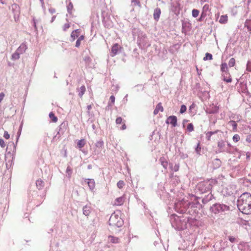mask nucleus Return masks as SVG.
<instances>
[{
	"mask_svg": "<svg viewBox=\"0 0 251 251\" xmlns=\"http://www.w3.org/2000/svg\"><path fill=\"white\" fill-rule=\"evenodd\" d=\"M159 161L162 165V166L166 169L168 166V162L166 161L165 158L163 157H162L160 158Z\"/></svg>",
	"mask_w": 251,
	"mask_h": 251,
	"instance_id": "obj_22",
	"label": "nucleus"
},
{
	"mask_svg": "<svg viewBox=\"0 0 251 251\" xmlns=\"http://www.w3.org/2000/svg\"><path fill=\"white\" fill-rule=\"evenodd\" d=\"M179 164H175L174 166V167H173V169L172 170V171H174V172H177L179 170Z\"/></svg>",
	"mask_w": 251,
	"mask_h": 251,
	"instance_id": "obj_43",
	"label": "nucleus"
},
{
	"mask_svg": "<svg viewBox=\"0 0 251 251\" xmlns=\"http://www.w3.org/2000/svg\"><path fill=\"white\" fill-rule=\"evenodd\" d=\"M160 111L161 112L163 111V107L161 105V103H159L156 106L155 109L154 110L153 114L154 115H156L158 114L159 111Z\"/></svg>",
	"mask_w": 251,
	"mask_h": 251,
	"instance_id": "obj_19",
	"label": "nucleus"
},
{
	"mask_svg": "<svg viewBox=\"0 0 251 251\" xmlns=\"http://www.w3.org/2000/svg\"><path fill=\"white\" fill-rule=\"evenodd\" d=\"M73 8V5L71 2H70L69 4L67 6V11L69 13L71 14L72 13V10Z\"/></svg>",
	"mask_w": 251,
	"mask_h": 251,
	"instance_id": "obj_34",
	"label": "nucleus"
},
{
	"mask_svg": "<svg viewBox=\"0 0 251 251\" xmlns=\"http://www.w3.org/2000/svg\"><path fill=\"white\" fill-rule=\"evenodd\" d=\"M238 209L243 214L251 213V194L249 193H244L238 198L237 201Z\"/></svg>",
	"mask_w": 251,
	"mask_h": 251,
	"instance_id": "obj_1",
	"label": "nucleus"
},
{
	"mask_svg": "<svg viewBox=\"0 0 251 251\" xmlns=\"http://www.w3.org/2000/svg\"><path fill=\"white\" fill-rule=\"evenodd\" d=\"M212 188V185L210 182L202 181L199 182L197 186L196 191L197 193L199 194H204L207 192H209Z\"/></svg>",
	"mask_w": 251,
	"mask_h": 251,
	"instance_id": "obj_3",
	"label": "nucleus"
},
{
	"mask_svg": "<svg viewBox=\"0 0 251 251\" xmlns=\"http://www.w3.org/2000/svg\"><path fill=\"white\" fill-rule=\"evenodd\" d=\"M199 10L194 9L192 11V16L194 18H196L199 16Z\"/></svg>",
	"mask_w": 251,
	"mask_h": 251,
	"instance_id": "obj_31",
	"label": "nucleus"
},
{
	"mask_svg": "<svg viewBox=\"0 0 251 251\" xmlns=\"http://www.w3.org/2000/svg\"><path fill=\"white\" fill-rule=\"evenodd\" d=\"M141 0H131V5L133 7L131 11H134V7L137 6L139 8H141Z\"/></svg>",
	"mask_w": 251,
	"mask_h": 251,
	"instance_id": "obj_12",
	"label": "nucleus"
},
{
	"mask_svg": "<svg viewBox=\"0 0 251 251\" xmlns=\"http://www.w3.org/2000/svg\"><path fill=\"white\" fill-rule=\"evenodd\" d=\"M186 109H187L186 106L184 104L182 105L180 107V113L181 114L184 113L185 112H186Z\"/></svg>",
	"mask_w": 251,
	"mask_h": 251,
	"instance_id": "obj_39",
	"label": "nucleus"
},
{
	"mask_svg": "<svg viewBox=\"0 0 251 251\" xmlns=\"http://www.w3.org/2000/svg\"><path fill=\"white\" fill-rule=\"evenodd\" d=\"M187 129L189 132H192L194 130V126L192 123H190L188 125Z\"/></svg>",
	"mask_w": 251,
	"mask_h": 251,
	"instance_id": "obj_36",
	"label": "nucleus"
},
{
	"mask_svg": "<svg viewBox=\"0 0 251 251\" xmlns=\"http://www.w3.org/2000/svg\"><path fill=\"white\" fill-rule=\"evenodd\" d=\"M20 54L17 50L12 55V60H17L20 58Z\"/></svg>",
	"mask_w": 251,
	"mask_h": 251,
	"instance_id": "obj_28",
	"label": "nucleus"
},
{
	"mask_svg": "<svg viewBox=\"0 0 251 251\" xmlns=\"http://www.w3.org/2000/svg\"><path fill=\"white\" fill-rule=\"evenodd\" d=\"M147 36L145 34H143L142 32H139L138 35L137 43L139 46H144L146 44Z\"/></svg>",
	"mask_w": 251,
	"mask_h": 251,
	"instance_id": "obj_6",
	"label": "nucleus"
},
{
	"mask_svg": "<svg viewBox=\"0 0 251 251\" xmlns=\"http://www.w3.org/2000/svg\"><path fill=\"white\" fill-rule=\"evenodd\" d=\"M218 150L216 151V153H220L222 152L227 151V150L226 148V143L223 140L219 141L218 142Z\"/></svg>",
	"mask_w": 251,
	"mask_h": 251,
	"instance_id": "obj_7",
	"label": "nucleus"
},
{
	"mask_svg": "<svg viewBox=\"0 0 251 251\" xmlns=\"http://www.w3.org/2000/svg\"><path fill=\"white\" fill-rule=\"evenodd\" d=\"M86 89L85 87L83 85L81 86L80 88L78 90V96L81 98L82 96L84 95Z\"/></svg>",
	"mask_w": 251,
	"mask_h": 251,
	"instance_id": "obj_23",
	"label": "nucleus"
},
{
	"mask_svg": "<svg viewBox=\"0 0 251 251\" xmlns=\"http://www.w3.org/2000/svg\"><path fill=\"white\" fill-rule=\"evenodd\" d=\"M227 21V16L226 15H222L219 19V22L221 24H225Z\"/></svg>",
	"mask_w": 251,
	"mask_h": 251,
	"instance_id": "obj_25",
	"label": "nucleus"
},
{
	"mask_svg": "<svg viewBox=\"0 0 251 251\" xmlns=\"http://www.w3.org/2000/svg\"><path fill=\"white\" fill-rule=\"evenodd\" d=\"M116 204L118 205H120L123 204L124 202L123 198L122 197H119L116 199Z\"/></svg>",
	"mask_w": 251,
	"mask_h": 251,
	"instance_id": "obj_30",
	"label": "nucleus"
},
{
	"mask_svg": "<svg viewBox=\"0 0 251 251\" xmlns=\"http://www.w3.org/2000/svg\"><path fill=\"white\" fill-rule=\"evenodd\" d=\"M229 210V207L225 204L216 203L210 207V210L214 214L219 213Z\"/></svg>",
	"mask_w": 251,
	"mask_h": 251,
	"instance_id": "obj_5",
	"label": "nucleus"
},
{
	"mask_svg": "<svg viewBox=\"0 0 251 251\" xmlns=\"http://www.w3.org/2000/svg\"><path fill=\"white\" fill-rule=\"evenodd\" d=\"M203 13H202L200 17V18L199 19V21H202L203 20Z\"/></svg>",
	"mask_w": 251,
	"mask_h": 251,
	"instance_id": "obj_60",
	"label": "nucleus"
},
{
	"mask_svg": "<svg viewBox=\"0 0 251 251\" xmlns=\"http://www.w3.org/2000/svg\"><path fill=\"white\" fill-rule=\"evenodd\" d=\"M235 64V60L234 58H231L230 59L228 62V66L230 67H233Z\"/></svg>",
	"mask_w": 251,
	"mask_h": 251,
	"instance_id": "obj_32",
	"label": "nucleus"
},
{
	"mask_svg": "<svg viewBox=\"0 0 251 251\" xmlns=\"http://www.w3.org/2000/svg\"><path fill=\"white\" fill-rule=\"evenodd\" d=\"M72 173V170L70 166H68L66 169V173L67 174V176L68 178H70L71 176V174Z\"/></svg>",
	"mask_w": 251,
	"mask_h": 251,
	"instance_id": "obj_33",
	"label": "nucleus"
},
{
	"mask_svg": "<svg viewBox=\"0 0 251 251\" xmlns=\"http://www.w3.org/2000/svg\"><path fill=\"white\" fill-rule=\"evenodd\" d=\"M166 123L170 124L173 127H175L177 125V118L176 116H170L167 118Z\"/></svg>",
	"mask_w": 251,
	"mask_h": 251,
	"instance_id": "obj_8",
	"label": "nucleus"
},
{
	"mask_svg": "<svg viewBox=\"0 0 251 251\" xmlns=\"http://www.w3.org/2000/svg\"><path fill=\"white\" fill-rule=\"evenodd\" d=\"M27 47L26 45L23 43L16 50L21 54L24 53Z\"/></svg>",
	"mask_w": 251,
	"mask_h": 251,
	"instance_id": "obj_16",
	"label": "nucleus"
},
{
	"mask_svg": "<svg viewBox=\"0 0 251 251\" xmlns=\"http://www.w3.org/2000/svg\"><path fill=\"white\" fill-rule=\"evenodd\" d=\"M222 164V162L220 159L218 158L215 159L213 161V165L214 169L219 168Z\"/></svg>",
	"mask_w": 251,
	"mask_h": 251,
	"instance_id": "obj_17",
	"label": "nucleus"
},
{
	"mask_svg": "<svg viewBox=\"0 0 251 251\" xmlns=\"http://www.w3.org/2000/svg\"><path fill=\"white\" fill-rule=\"evenodd\" d=\"M70 27V24H65L63 26V30L64 31H66L67 29H68Z\"/></svg>",
	"mask_w": 251,
	"mask_h": 251,
	"instance_id": "obj_49",
	"label": "nucleus"
},
{
	"mask_svg": "<svg viewBox=\"0 0 251 251\" xmlns=\"http://www.w3.org/2000/svg\"><path fill=\"white\" fill-rule=\"evenodd\" d=\"M79 33L80 31L79 29H76L72 32L71 37L73 41H74L76 38L78 37Z\"/></svg>",
	"mask_w": 251,
	"mask_h": 251,
	"instance_id": "obj_20",
	"label": "nucleus"
},
{
	"mask_svg": "<svg viewBox=\"0 0 251 251\" xmlns=\"http://www.w3.org/2000/svg\"><path fill=\"white\" fill-rule=\"evenodd\" d=\"M211 133H210L209 132H207L206 133V138L207 139V140L208 141H210V139H211Z\"/></svg>",
	"mask_w": 251,
	"mask_h": 251,
	"instance_id": "obj_46",
	"label": "nucleus"
},
{
	"mask_svg": "<svg viewBox=\"0 0 251 251\" xmlns=\"http://www.w3.org/2000/svg\"><path fill=\"white\" fill-rule=\"evenodd\" d=\"M49 10L51 14H53L55 12V9L54 8H50Z\"/></svg>",
	"mask_w": 251,
	"mask_h": 251,
	"instance_id": "obj_54",
	"label": "nucleus"
},
{
	"mask_svg": "<svg viewBox=\"0 0 251 251\" xmlns=\"http://www.w3.org/2000/svg\"><path fill=\"white\" fill-rule=\"evenodd\" d=\"M103 146V142L102 140H100V141H98L96 143V146L97 148H102V147Z\"/></svg>",
	"mask_w": 251,
	"mask_h": 251,
	"instance_id": "obj_35",
	"label": "nucleus"
},
{
	"mask_svg": "<svg viewBox=\"0 0 251 251\" xmlns=\"http://www.w3.org/2000/svg\"><path fill=\"white\" fill-rule=\"evenodd\" d=\"M41 3V5H42V8L44 9V10H45V4H44V0H40Z\"/></svg>",
	"mask_w": 251,
	"mask_h": 251,
	"instance_id": "obj_56",
	"label": "nucleus"
},
{
	"mask_svg": "<svg viewBox=\"0 0 251 251\" xmlns=\"http://www.w3.org/2000/svg\"><path fill=\"white\" fill-rule=\"evenodd\" d=\"M84 38V36L83 35H81L78 38V40L80 41L83 40Z\"/></svg>",
	"mask_w": 251,
	"mask_h": 251,
	"instance_id": "obj_59",
	"label": "nucleus"
},
{
	"mask_svg": "<svg viewBox=\"0 0 251 251\" xmlns=\"http://www.w3.org/2000/svg\"><path fill=\"white\" fill-rule=\"evenodd\" d=\"M115 98L114 96L112 95L110 97V100L112 104H113L115 102Z\"/></svg>",
	"mask_w": 251,
	"mask_h": 251,
	"instance_id": "obj_48",
	"label": "nucleus"
},
{
	"mask_svg": "<svg viewBox=\"0 0 251 251\" xmlns=\"http://www.w3.org/2000/svg\"><path fill=\"white\" fill-rule=\"evenodd\" d=\"M222 76L223 77V80L226 82H231L232 81V78L230 74L226 75L225 74H222Z\"/></svg>",
	"mask_w": 251,
	"mask_h": 251,
	"instance_id": "obj_21",
	"label": "nucleus"
},
{
	"mask_svg": "<svg viewBox=\"0 0 251 251\" xmlns=\"http://www.w3.org/2000/svg\"><path fill=\"white\" fill-rule=\"evenodd\" d=\"M228 238L229 241L231 243H233L238 242L237 239L233 236H228Z\"/></svg>",
	"mask_w": 251,
	"mask_h": 251,
	"instance_id": "obj_37",
	"label": "nucleus"
},
{
	"mask_svg": "<svg viewBox=\"0 0 251 251\" xmlns=\"http://www.w3.org/2000/svg\"><path fill=\"white\" fill-rule=\"evenodd\" d=\"M231 125L233 127V129L236 128L237 127V124L234 121L231 122Z\"/></svg>",
	"mask_w": 251,
	"mask_h": 251,
	"instance_id": "obj_53",
	"label": "nucleus"
},
{
	"mask_svg": "<svg viewBox=\"0 0 251 251\" xmlns=\"http://www.w3.org/2000/svg\"><path fill=\"white\" fill-rule=\"evenodd\" d=\"M251 62L250 61H248L247 62V68H246V70L247 71H248V72H251Z\"/></svg>",
	"mask_w": 251,
	"mask_h": 251,
	"instance_id": "obj_42",
	"label": "nucleus"
},
{
	"mask_svg": "<svg viewBox=\"0 0 251 251\" xmlns=\"http://www.w3.org/2000/svg\"><path fill=\"white\" fill-rule=\"evenodd\" d=\"M55 18H56V16H55V15H54V16H53L52 17V18H51V20L50 22H51V23H52V22L54 21V20L55 19Z\"/></svg>",
	"mask_w": 251,
	"mask_h": 251,
	"instance_id": "obj_64",
	"label": "nucleus"
},
{
	"mask_svg": "<svg viewBox=\"0 0 251 251\" xmlns=\"http://www.w3.org/2000/svg\"><path fill=\"white\" fill-rule=\"evenodd\" d=\"M194 205V203H191L188 201H180L175 204V206L176 209H179L178 211L181 213H185L186 212H190L188 209L191 206L192 208Z\"/></svg>",
	"mask_w": 251,
	"mask_h": 251,
	"instance_id": "obj_4",
	"label": "nucleus"
},
{
	"mask_svg": "<svg viewBox=\"0 0 251 251\" xmlns=\"http://www.w3.org/2000/svg\"><path fill=\"white\" fill-rule=\"evenodd\" d=\"M80 42L79 40H78V39L77 40V41H76V43H75V47H77V48H78L80 45Z\"/></svg>",
	"mask_w": 251,
	"mask_h": 251,
	"instance_id": "obj_55",
	"label": "nucleus"
},
{
	"mask_svg": "<svg viewBox=\"0 0 251 251\" xmlns=\"http://www.w3.org/2000/svg\"><path fill=\"white\" fill-rule=\"evenodd\" d=\"M108 238L109 241L112 243H119V238L118 237H114L113 236H109Z\"/></svg>",
	"mask_w": 251,
	"mask_h": 251,
	"instance_id": "obj_24",
	"label": "nucleus"
},
{
	"mask_svg": "<svg viewBox=\"0 0 251 251\" xmlns=\"http://www.w3.org/2000/svg\"><path fill=\"white\" fill-rule=\"evenodd\" d=\"M85 182L88 184V185L91 191H93L95 187V182L93 179H85Z\"/></svg>",
	"mask_w": 251,
	"mask_h": 251,
	"instance_id": "obj_10",
	"label": "nucleus"
},
{
	"mask_svg": "<svg viewBox=\"0 0 251 251\" xmlns=\"http://www.w3.org/2000/svg\"><path fill=\"white\" fill-rule=\"evenodd\" d=\"M221 71L223 74L229 75L227 64L226 63H223L221 65Z\"/></svg>",
	"mask_w": 251,
	"mask_h": 251,
	"instance_id": "obj_13",
	"label": "nucleus"
},
{
	"mask_svg": "<svg viewBox=\"0 0 251 251\" xmlns=\"http://www.w3.org/2000/svg\"><path fill=\"white\" fill-rule=\"evenodd\" d=\"M122 118L120 117H118L116 120V124H120L122 123Z\"/></svg>",
	"mask_w": 251,
	"mask_h": 251,
	"instance_id": "obj_44",
	"label": "nucleus"
},
{
	"mask_svg": "<svg viewBox=\"0 0 251 251\" xmlns=\"http://www.w3.org/2000/svg\"><path fill=\"white\" fill-rule=\"evenodd\" d=\"M0 146L1 148H4L5 146V144L3 139H0Z\"/></svg>",
	"mask_w": 251,
	"mask_h": 251,
	"instance_id": "obj_45",
	"label": "nucleus"
},
{
	"mask_svg": "<svg viewBox=\"0 0 251 251\" xmlns=\"http://www.w3.org/2000/svg\"><path fill=\"white\" fill-rule=\"evenodd\" d=\"M4 97V94L3 92H1L0 93V102L2 101V100L3 99V98Z\"/></svg>",
	"mask_w": 251,
	"mask_h": 251,
	"instance_id": "obj_52",
	"label": "nucleus"
},
{
	"mask_svg": "<svg viewBox=\"0 0 251 251\" xmlns=\"http://www.w3.org/2000/svg\"><path fill=\"white\" fill-rule=\"evenodd\" d=\"M119 45L117 44H114L111 49V55L114 56L116 55L118 52Z\"/></svg>",
	"mask_w": 251,
	"mask_h": 251,
	"instance_id": "obj_15",
	"label": "nucleus"
},
{
	"mask_svg": "<svg viewBox=\"0 0 251 251\" xmlns=\"http://www.w3.org/2000/svg\"><path fill=\"white\" fill-rule=\"evenodd\" d=\"M232 139L234 142H237L240 140V136L238 134H235L232 138Z\"/></svg>",
	"mask_w": 251,
	"mask_h": 251,
	"instance_id": "obj_41",
	"label": "nucleus"
},
{
	"mask_svg": "<svg viewBox=\"0 0 251 251\" xmlns=\"http://www.w3.org/2000/svg\"><path fill=\"white\" fill-rule=\"evenodd\" d=\"M49 117L53 122H56L57 121V118L55 116L53 112H50L49 114Z\"/></svg>",
	"mask_w": 251,
	"mask_h": 251,
	"instance_id": "obj_27",
	"label": "nucleus"
},
{
	"mask_svg": "<svg viewBox=\"0 0 251 251\" xmlns=\"http://www.w3.org/2000/svg\"><path fill=\"white\" fill-rule=\"evenodd\" d=\"M212 55L209 53H206L205 56L203 57V60L205 61L207 60H211L212 59Z\"/></svg>",
	"mask_w": 251,
	"mask_h": 251,
	"instance_id": "obj_29",
	"label": "nucleus"
},
{
	"mask_svg": "<svg viewBox=\"0 0 251 251\" xmlns=\"http://www.w3.org/2000/svg\"><path fill=\"white\" fill-rule=\"evenodd\" d=\"M3 137L6 139H8L9 138V137H10V135L9 134H8V132L7 131H5L4 133V135H3Z\"/></svg>",
	"mask_w": 251,
	"mask_h": 251,
	"instance_id": "obj_50",
	"label": "nucleus"
},
{
	"mask_svg": "<svg viewBox=\"0 0 251 251\" xmlns=\"http://www.w3.org/2000/svg\"><path fill=\"white\" fill-rule=\"evenodd\" d=\"M213 198V195H212L211 193H209L207 195L202 198V202L204 204L212 200Z\"/></svg>",
	"mask_w": 251,
	"mask_h": 251,
	"instance_id": "obj_14",
	"label": "nucleus"
},
{
	"mask_svg": "<svg viewBox=\"0 0 251 251\" xmlns=\"http://www.w3.org/2000/svg\"><path fill=\"white\" fill-rule=\"evenodd\" d=\"M83 214L88 217L92 211V208L90 205H86L82 208Z\"/></svg>",
	"mask_w": 251,
	"mask_h": 251,
	"instance_id": "obj_9",
	"label": "nucleus"
},
{
	"mask_svg": "<svg viewBox=\"0 0 251 251\" xmlns=\"http://www.w3.org/2000/svg\"><path fill=\"white\" fill-rule=\"evenodd\" d=\"M195 151L198 154L200 155L201 154V147H200V143L198 144L195 149Z\"/></svg>",
	"mask_w": 251,
	"mask_h": 251,
	"instance_id": "obj_38",
	"label": "nucleus"
},
{
	"mask_svg": "<svg viewBox=\"0 0 251 251\" xmlns=\"http://www.w3.org/2000/svg\"><path fill=\"white\" fill-rule=\"evenodd\" d=\"M108 223L110 229L113 230L116 227H121L124 224V221L118 214L114 213L111 215Z\"/></svg>",
	"mask_w": 251,
	"mask_h": 251,
	"instance_id": "obj_2",
	"label": "nucleus"
},
{
	"mask_svg": "<svg viewBox=\"0 0 251 251\" xmlns=\"http://www.w3.org/2000/svg\"><path fill=\"white\" fill-rule=\"evenodd\" d=\"M18 7V5L16 4H14L12 5V9H16Z\"/></svg>",
	"mask_w": 251,
	"mask_h": 251,
	"instance_id": "obj_58",
	"label": "nucleus"
},
{
	"mask_svg": "<svg viewBox=\"0 0 251 251\" xmlns=\"http://www.w3.org/2000/svg\"><path fill=\"white\" fill-rule=\"evenodd\" d=\"M169 167H170V168L171 169V170H173V167H174V166H173V164H172V163H170V164H169Z\"/></svg>",
	"mask_w": 251,
	"mask_h": 251,
	"instance_id": "obj_63",
	"label": "nucleus"
},
{
	"mask_svg": "<svg viewBox=\"0 0 251 251\" xmlns=\"http://www.w3.org/2000/svg\"><path fill=\"white\" fill-rule=\"evenodd\" d=\"M126 125H125V124H124L123 125H122V128L121 129L122 130H124V129H126Z\"/></svg>",
	"mask_w": 251,
	"mask_h": 251,
	"instance_id": "obj_61",
	"label": "nucleus"
},
{
	"mask_svg": "<svg viewBox=\"0 0 251 251\" xmlns=\"http://www.w3.org/2000/svg\"><path fill=\"white\" fill-rule=\"evenodd\" d=\"M219 131V130H216L214 131H209L210 133H211V135L217 133Z\"/></svg>",
	"mask_w": 251,
	"mask_h": 251,
	"instance_id": "obj_57",
	"label": "nucleus"
},
{
	"mask_svg": "<svg viewBox=\"0 0 251 251\" xmlns=\"http://www.w3.org/2000/svg\"><path fill=\"white\" fill-rule=\"evenodd\" d=\"M87 108L88 110L89 111L92 108V105L91 104L88 105L87 106Z\"/></svg>",
	"mask_w": 251,
	"mask_h": 251,
	"instance_id": "obj_62",
	"label": "nucleus"
},
{
	"mask_svg": "<svg viewBox=\"0 0 251 251\" xmlns=\"http://www.w3.org/2000/svg\"><path fill=\"white\" fill-rule=\"evenodd\" d=\"M246 140L248 143H251V134H249V135L247 136Z\"/></svg>",
	"mask_w": 251,
	"mask_h": 251,
	"instance_id": "obj_47",
	"label": "nucleus"
},
{
	"mask_svg": "<svg viewBox=\"0 0 251 251\" xmlns=\"http://www.w3.org/2000/svg\"><path fill=\"white\" fill-rule=\"evenodd\" d=\"M36 185L38 190H41L44 187V182L41 179H39L36 181Z\"/></svg>",
	"mask_w": 251,
	"mask_h": 251,
	"instance_id": "obj_18",
	"label": "nucleus"
},
{
	"mask_svg": "<svg viewBox=\"0 0 251 251\" xmlns=\"http://www.w3.org/2000/svg\"><path fill=\"white\" fill-rule=\"evenodd\" d=\"M85 143L86 142L84 139H81L77 142V146L79 148H82L84 146Z\"/></svg>",
	"mask_w": 251,
	"mask_h": 251,
	"instance_id": "obj_26",
	"label": "nucleus"
},
{
	"mask_svg": "<svg viewBox=\"0 0 251 251\" xmlns=\"http://www.w3.org/2000/svg\"><path fill=\"white\" fill-rule=\"evenodd\" d=\"M117 185L119 188H122L124 185V182L123 180H120L118 182Z\"/></svg>",
	"mask_w": 251,
	"mask_h": 251,
	"instance_id": "obj_40",
	"label": "nucleus"
},
{
	"mask_svg": "<svg viewBox=\"0 0 251 251\" xmlns=\"http://www.w3.org/2000/svg\"><path fill=\"white\" fill-rule=\"evenodd\" d=\"M161 14V10L159 8H156L154 10L153 18L156 21H158Z\"/></svg>",
	"mask_w": 251,
	"mask_h": 251,
	"instance_id": "obj_11",
	"label": "nucleus"
},
{
	"mask_svg": "<svg viewBox=\"0 0 251 251\" xmlns=\"http://www.w3.org/2000/svg\"><path fill=\"white\" fill-rule=\"evenodd\" d=\"M173 218H174V220L175 221H177V220H179V218L178 216H176V215H172V217H171V220H172Z\"/></svg>",
	"mask_w": 251,
	"mask_h": 251,
	"instance_id": "obj_51",
	"label": "nucleus"
}]
</instances>
